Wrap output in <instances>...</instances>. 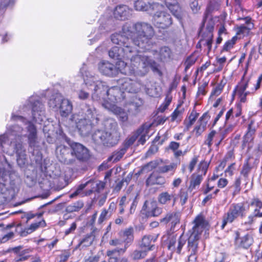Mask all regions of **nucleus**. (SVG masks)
I'll use <instances>...</instances> for the list:
<instances>
[{
  "label": "nucleus",
  "instance_id": "f257e3e1",
  "mask_svg": "<svg viewBox=\"0 0 262 262\" xmlns=\"http://www.w3.org/2000/svg\"><path fill=\"white\" fill-rule=\"evenodd\" d=\"M122 33L112 35V41L121 46L122 59L130 60L128 74L144 76L155 62L147 56L138 54V50L131 44L143 51L150 50L153 46L152 38L155 34L152 26L145 22L126 23L122 27Z\"/></svg>",
  "mask_w": 262,
  "mask_h": 262
},
{
  "label": "nucleus",
  "instance_id": "f03ea898",
  "mask_svg": "<svg viewBox=\"0 0 262 262\" xmlns=\"http://www.w3.org/2000/svg\"><path fill=\"white\" fill-rule=\"evenodd\" d=\"M104 129H97L92 135L94 143L98 145L113 147L117 145L121 138V133L117 122L113 119L104 121Z\"/></svg>",
  "mask_w": 262,
  "mask_h": 262
},
{
  "label": "nucleus",
  "instance_id": "7ed1b4c3",
  "mask_svg": "<svg viewBox=\"0 0 262 262\" xmlns=\"http://www.w3.org/2000/svg\"><path fill=\"white\" fill-rule=\"evenodd\" d=\"M70 120L76 124L78 132L83 136L88 135L99 121L95 108L87 104L83 106L81 113L72 115Z\"/></svg>",
  "mask_w": 262,
  "mask_h": 262
},
{
  "label": "nucleus",
  "instance_id": "20e7f679",
  "mask_svg": "<svg viewBox=\"0 0 262 262\" xmlns=\"http://www.w3.org/2000/svg\"><path fill=\"white\" fill-rule=\"evenodd\" d=\"M85 84L88 86H94L95 92L92 94V99L96 101L103 100L104 104L108 103L112 105L117 100V97L119 94V90L118 87L114 86L108 89L107 86L102 81L97 80L94 77H90L85 80Z\"/></svg>",
  "mask_w": 262,
  "mask_h": 262
},
{
  "label": "nucleus",
  "instance_id": "39448f33",
  "mask_svg": "<svg viewBox=\"0 0 262 262\" xmlns=\"http://www.w3.org/2000/svg\"><path fill=\"white\" fill-rule=\"evenodd\" d=\"M194 226L189 231L190 235L188 238L187 250L189 253L188 262H198L196 254L200 235L207 226V222L202 215H198L193 222Z\"/></svg>",
  "mask_w": 262,
  "mask_h": 262
},
{
  "label": "nucleus",
  "instance_id": "423d86ee",
  "mask_svg": "<svg viewBox=\"0 0 262 262\" xmlns=\"http://www.w3.org/2000/svg\"><path fill=\"white\" fill-rule=\"evenodd\" d=\"M249 206L245 202L233 203L228 207L223 216L221 228L223 229L228 223H232L238 217H245Z\"/></svg>",
  "mask_w": 262,
  "mask_h": 262
},
{
  "label": "nucleus",
  "instance_id": "0eeeda50",
  "mask_svg": "<svg viewBox=\"0 0 262 262\" xmlns=\"http://www.w3.org/2000/svg\"><path fill=\"white\" fill-rule=\"evenodd\" d=\"M207 14V12H206L204 14L202 25L199 31V34L201 36V39L197 43L196 47L200 48L201 45H203L204 46L207 47L208 52H210L212 48L214 24L212 20H210L207 23L206 27H205V22Z\"/></svg>",
  "mask_w": 262,
  "mask_h": 262
},
{
  "label": "nucleus",
  "instance_id": "6e6552de",
  "mask_svg": "<svg viewBox=\"0 0 262 262\" xmlns=\"http://www.w3.org/2000/svg\"><path fill=\"white\" fill-rule=\"evenodd\" d=\"M118 84L120 89L124 92L130 93H136L140 90L141 86L143 87L147 94L151 96H154L155 94L146 85H143L139 81H136L131 79L125 77L118 80Z\"/></svg>",
  "mask_w": 262,
  "mask_h": 262
},
{
  "label": "nucleus",
  "instance_id": "1a4fd4ad",
  "mask_svg": "<svg viewBox=\"0 0 262 262\" xmlns=\"http://www.w3.org/2000/svg\"><path fill=\"white\" fill-rule=\"evenodd\" d=\"M11 119L12 121L20 122L25 125H28L27 127L28 133L27 135L28 142L30 147L34 148L37 143V129L35 125L21 116L15 115L12 114Z\"/></svg>",
  "mask_w": 262,
  "mask_h": 262
},
{
  "label": "nucleus",
  "instance_id": "9d476101",
  "mask_svg": "<svg viewBox=\"0 0 262 262\" xmlns=\"http://www.w3.org/2000/svg\"><path fill=\"white\" fill-rule=\"evenodd\" d=\"M152 15V21L155 26L159 28L167 29L172 24L171 15L166 11L157 10Z\"/></svg>",
  "mask_w": 262,
  "mask_h": 262
},
{
  "label": "nucleus",
  "instance_id": "9b49d317",
  "mask_svg": "<svg viewBox=\"0 0 262 262\" xmlns=\"http://www.w3.org/2000/svg\"><path fill=\"white\" fill-rule=\"evenodd\" d=\"M177 168V164L174 163H171L169 165L164 164L162 160L160 162L151 161L144 166L141 169V171H144L146 170L148 171L153 169L157 168V172L160 173H164L168 172L174 173Z\"/></svg>",
  "mask_w": 262,
  "mask_h": 262
},
{
  "label": "nucleus",
  "instance_id": "f8f14e48",
  "mask_svg": "<svg viewBox=\"0 0 262 262\" xmlns=\"http://www.w3.org/2000/svg\"><path fill=\"white\" fill-rule=\"evenodd\" d=\"M71 148V154L80 162L87 161L90 155L89 149L82 144L78 142H72L69 143Z\"/></svg>",
  "mask_w": 262,
  "mask_h": 262
},
{
  "label": "nucleus",
  "instance_id": "ddd939ff",
  "mask_svg": "<svg viewBox=\"0 0 262 262\" xmlns=\"http://www.w3.org/2000/svg\"><path fill=\"white\" fill-rule=\"evenodd\" d=\"M89 185H91V189L86 192V195H90L94 191L100 192L105 187V183L102 181H99L95 183L93 180H90L84 184L79 185L76 190L70 194V197L71 198H73L76 196L82 193V190Z\"/></svg>",
  "mask_w": 262,
  "mask_h": 262
},
{
  "label": "nucleus",
  "instance_id": "4468645a",
  "mask_svg": "<svg viewBox=\"0 0 262 262\" xmlns=\"http://www.w3.org/2000/svg\"><path fill=\"white\" fill-rule=\"evenodd\" d=\"M98 69L102 74L110 77H113L117 75L119 72L125 75H128V73L126 69L117 68L113 64L108 61H102L98 64Z\"/></svg>",
  "mask_w": 262,
  "mask_h": 262
},
{
  "label": "nucleus",
  "instance_id": "2eb2a0df",
  "mask_svg": "<svg viewBox=\"0 0 262 262\" xmlns=\"http://www.w3.org/2000/svg\"><path fill=\"white\" fill-rule=\"evenodd\" d=\"M141 211L146 217H156L162 213L163 209L158 206L156 201L146 200L144 202Z\"/></svg>",
  "mask_w": 262,
  "mask_h": 262
},
{
  "label": "nucleus",
  "instance_id": "dca6fc26",
  "mask_svg": "<svg viewBox=\"0 0 262 262\" xmlns=\"http://www.w3.org/2000/svg\"><path fill=\"white\" fill-rule=\"evenodd\" d=\"M134 7L138 11H147L150 14H152L154 11L160 10L161 5L154 2L137 0L134 3Z\"/></svg>",
  "mask_w": 262,
  "mask_h": 262
},
{
  "label": "nucleus",
  "instance_id": "f3484780",
  "mask_svg": "<svg viewBox=\"0 0 262 262\" xmlns=\"http://www.w3.org/2000/svg\"><path fill=\"white\" fill-rule=\"evenodd\" d=\"M30 101L31 103L32 119L36 122L39 123L43 120L45 118V108L43 105L38 100L33 103V98H31Z\"/></svg>",
  "mask_w": 262,
  "mask_h": 262
},
{
  "label": "nucleus",
  "instance_id": "a211bd4d",
  "mask_svg": "<svg viewBox=\"0 0 262 262\" xmlns=\"http://www.w3.org/2000/svg\"><path fill=\"white\" fill-rule=\"evenodd\" d=\"M186 241L187 239L184 236L183 233L178 239L176 236H171L169 239L168 249L172 252H176L178 254H180Z\"/></svg>",
  "mask_w": 262,
  "mask_h": 262
},
{
  "label": "nucleus",
  "instance_id": "6ab92c4d",
  "mask_svg": "<svg viewBox=\"0 0 262 262\" xmlns=\"http://www.w3.org/2000/svg\"><path fill=\"white\" fill-rule=\"evenodd\" d=\"M235 244L239 248L248 249L252 245L253 239L251 235L247 234L242 237L239 236V233L235 232Z\"/></svg>",
  "mask_w": 262,
  "mask_h": 262
},
{
  "label": "nucleus",
  "instance_id": "aec40b11",
  "mask_svg": "<svg viewBox=\"0 0 262 262\" xmlns=\"http://www.w3.org/2000/svg\"><path fill=\"white\" fill-rule=\"evenodd\" d=\"M134 229L133 227H129L121 230L118 233L119 237L123 239L124 247L127 248L134 239Z\"/></svg>",
  "mask_w": 262,
  "mask_h": 262
},
{
  "label": "nucleus",
  "instance_id": "412c9836",
  "mask_svg": "<svg viewBox=\"0 0 262 262\" xmlns=\"http://www.w3.org/2000/svg\"><path fill=\"white\" fill-rule=\"evenodd\" d=\"M180 215L176 212H169L164 217L160 220V223L164 224H169L171 230L173 229L176 225L180 223Z\"/></svg>",
  "mask_w": 262,
  "mask_h": 262
},
{
  "label": "nucleus",
  "instance_id": "4be33fe9",
  "mask_svg": "<svg viewBox=\"0 0 262 262\" xmlns=\"http://www.w3.org/2000/svg\"><path fill=\"white\" fill-rule=\"evenodd\" d=\"M151 126V124H143L135 132L136 135V139L140 136L138 140L139 144H144L146 140L149 138L148 134Z\"/></svg>",
  "mask_w": 262,
  "mask_h": 262
},
{
  "label": "nucleus",
  "instance_id": "5701e85b",
  "mask_svg": "<svg viewBox=\"0 0 262 262\" xmlns=\"http://www.w3.org/2000/svg\"><path fill=\"white\" fill-rule=\"evenodd\" d=\"M150 50H149L154 55L158 56V58L163 61H167L171 58V51L170 48L164 46L161 48L159 51L152 49L154 46L156 45L155 43L153 42Z\"/></svg>",
  "mask_w": 262,
  "mask_h": 262
},
{
  "label": "nucleus",
  "instance_id": "b1692460",
  "mask_svg": "<svg viewBox=\"0 0 262 262\" xmlns=\"http://www.w3.org/2000/svg\"><path fill=\"white\" fill-rule=\"evenodd\" d=\"M108 55L110 58L120 60L118 62V65L126 69L128 68L126 63L122 61V55L121 53V46L120 47H114L112 48L108 51Z\"/></svg>",
  "mask_w": 262,
  "mask_h": 262
},
{
  "label": "nucleus",
  "instance_id": "393cba45",
  "mask_svg": "<svg viewBox=\"0 0 262 262\" xmlns=\"http://www.w3.org/2000/svg\"><path fill=\"white\" fill-rule=\"evenodd\" d=\"M130 14V9L126 5L117 6L114 11V17L118 19L124 20Z\"/></svg>",
  "mask_w": 262,
  "mask_h": 262
},
{
  "label": "nucleus",
  "instance_id": "a878e982",
  "mask_svg": "<svg viewBox=\"0 0 262 262\" xmlns=\"http://www.w3.org/2000/svg\"><path fill=\"white\" fill-rule=\"evenodd\" d=\"M169 1L166 2V6L173 14V15L178 19L181 20L183 17L185 12L180 7L177 1H174L175 4L171 5L169 2Z\"/></svg>",
  "mask_w": 262,
  "mask_h": 262
},
{
  "label": "nucleus",
  "instance_id": "bb28decb",
  "mask_svg": "<svg viewBox=\"0 0 262 262\" xmlns=\"http://www.w3.org/2000/svg\"><path fill=\"white\" fill-rule=\"evenodd\" d=\"M103 106L118 115V119L120 121L124 122L127 120L128 116L127 114L120 107H118L115 105H112L108 103L104 104Z\"/></svg>",
  "mask_w": 262,
  "mask_h": 262
},
{
  "label": "nucleus",
  "instance_id": "cd10ccee",
  "mask_svg": "<svg viewBox=\"0 0 262 262\" xmlns=\"http://www.w3.org/2000/svg\"><path fill=\"white\" fill-rule=\"evenodd\" d=\"M11 144H13V146H14V149L15 150V152L17 156V161L19 165L22 164L23 165L25 164V159L24 157L26 156V150L25 149L21 142H11Z\"/></svg>",
  "mask_w": 262,
  "mask_h": 262
},
{
  "label": "nucleus",
  "instance_id": "c85d7f7f",
  "mask_svg": "<svg viewBox=\"0 0 262 262\" xmlns=\"http://www.w3.org/2000/svg\"><path fill=\"white\" fill-rule=\"evenodd\" d=\"M210 118V116L208 113H204L202 116L199 119V122L200 124L197 125L194 128V132H195L196 136H199L205 130L207 122Z\"/></svg>",
  "mask_w": 262,
  "mask_h": 262
},
{
  "label": "nucleus",
  "instance_id": "c756f323",
  "mask_svg": "<svg viewBox=\"0 0 262 262\" xmlns=\"http://www.w3.org/2000/svg\"><path fill=\"white\" fill-rule=\"evenodd\" d=\"M59 108L61 116L66 117L72 112L73 106L68 99L62 98Z\"/></svg>",
  "mask_w": 262,
  "mask_h": 262
},
{
  "label": "nucleus",
  "instance_id": "7c9ffc66",
  "mask_svg": "<svg viewBox=\"0 0 262 262\" xmlns=\"http://www.w3.org/2000/svg\"><path fill=\"white\" fill-rule=\"evenodd\" d=\"M46 226V222L42 219L37 222L32 223L29 227L26 228L24 231L20 232V235L22 236H26L35 231L40 227H45Z\"/></svg>",
  "mask_w": 262,
  "mask_h": 262
},
{
  "label": "nucleus",
  "instance_id": "2f4dec72",
  "mask_svg": "<svg viewBox=\"0 0 262 262\" xmlns=\"http://www.w3.org/2000/svg\"><path fill=\"white\" fill-rule=\"evenodd\" d=\"M165 183V180L163 177L154 173L150 174L146 181V184L148 186L154 185H163Z\"/></svg>",
  "mask_w": 262,
  "mask_h": 262
},
{
  "label": "nucleus",
  "instance_id": "473e14b6",
  "mask_svg": "<svg viewBox=\"0 0 262 262\" xmlns=\"http://www.w3.org/2000/svg\"><path fill=\"white\" fill-rule=\"evenodd\" d=\"M256 129V126L254 125V121L251 120L248 125L247 132L244 137V144L251 142L253 140Z\"/></svg>",
  "mask_w": 262,
  "mask_h": 262
},
{
  "label": "nucleus",
  "instance_id": "72a5a7b5",
  "mask_svg": "<svg viewBox=\"0 0 262 262\" xmlns=\"http://www.w3.org/2000/svg\"><path fill=\"white\" fill-rule=\"evenodd\" d=\"M155 239H154V237L150 235H144L141 241L140 244V247L144 249L145 251L151 250L152 247H154L153 244H151L152 241L154 242Z\"/></svg>",
  "mask_w": 262,
  "mask_h": 262
},
{
  "label": "nucleus",
  "instance_id": "f704fd0d",
  "mask_svg": "<svg viewBox=\"0 0 262 262\" xmlns=\"http://www.w3.org/2000/svg\"><path fill=\"white\" fill-rule=\"evenodd\" d=\"M203 180V176L198 173H193L191 176V180L190 185L188 187V190L190 191H192L198 187L201 182Z\"/></svg>",
  "mask_w": 262,
  "mask_h": 262
},
{
  "label": "nucleus",
  "instance_id": "c9c22d12",
  "mask_svg": "<svg viewBox=\"0 0 262 262\" xmlns=\"http://www.w3.org/2000/svg\"><path fill=\"white\" fill-rule=\"evenodd\" d=\"M184 112V108L181 107V104H179L170 116L171 122L176 121L177 122H180L181 121Z\"/></svg>",
  "mask_w": 262,
  "mask_h": 262
},
{
  "label": "nucleus",
  "instance_id": "e433bc0d",
  "mask_svg": "<svg viewBox=\"0 0 262 262\" xmlns=\"http://www.w3.org/2000/svg\"><path fill=\"white\" fill-rule=\"evenodd\" d=\"M199 114L194 110H192L188 117V120L185 119L184 121L185 125L184 131H188L191 126L194 124L197 118L199 117Z\"/></svg>",
  "mask_w": 262,
  "mask_h": 262
},
{
  "label": "nucleus",
  "instance_id": "4c0bfd02",
  "mask_svg": "<svg viewBox=\"0 0 262 262\" xmlns=\"http://www.w3.org/2000/svg\"><path fill=\"white\" fill-rule=\"evenodd\" d=\"M62 98L63 96L60 94H56L53 95L48 102L50 107L52 108H59Z\"/></svg>",
  "mask_w": 262,
  "mask_h": 262
},
{
  "label": "nucleus",
  "instance_id": "58836bf2",
  "mask_svg": "<svg viewBox=\"0 0 262 262\" xmlns=\"http://www.w3.org/2000/svg\"><path fill=\"white\" fill-rule=\"evenodd\" d=\"M172 198L173 194H170L168 192L165 191L159 194L158 201L161 205H167L170 202Z\"/></svg>",
  "mask_w": 262,
  "mask_h": 262
},
{
  "label": "nucleus",
  "instance_id": "ea45409f",
  "mask_svg": "<svg viewBox=\"0 0 262 262\" xmlns=\"http://www.w3.org/2000/svg\"><path fill=\"white\" fill-rule=\"evenodd\" d=\"M138 196L139 194L137 192H133L128 194V200H132V203L129 208V214H133L136 210L138 204L137 199Z\"/></svg>",
  "mask_w": 262,
  "mask_h": 262
},
{
  "label": "nucleus",
  "instance_id": "a19ab883",
  "mask_svg": "<svg viewBox=\"0 0 262 262\" xmlns=\"http://www.w3.org/2000/svg\"><path fill=\"white\" fill-rule=\"evenodd\" d=\"M31 252L32 250L31 249L22 250L20 254L15 256L13 262H21L27 260L30 257L28 254Z\"/></svg>",
  "mask_w": 262,
  "mask_h": 262
},
{
  "label": "nucleus",
  "instance_id": "79ce46f5",
  "mask_svg": "<svg viewBox=\"0 0 262 262\" xmlns=\"http://www.w3.org/2000/svg\"><path fill=\"white\" fill-rule=\"evenodd\" d=\"M84 206L82 201H78L72 204L68 205L66 209V212L68 213H72L73 212H77L79 211Z\"/></svg>",
  "mask_w": 262,
  "mask_h": 262
},
{
  "label": "nucleus",
  "instance_id": "37998d69",
  "mask_svg": "<svg viewBox=\"0 0 262 262\" xmlns=\"http://www.w3.org/2000/svg\"><path fill=\"white\" fill-rule=\"evenodd\" d=\"M94 239V236L92 233L85 235V236L79 242L78 247H86L91 246Z\"/></svg>",
  "mask_w": 262,
  "mask_h": 262
},
{
  "label": "nucleus",
  "instance_id": "c03bdc74",
  "mask_svg": "<svg viewBox=\"0 0 262 262\" xmlns=\"http://www.w3.org/2000/svg\"><path fill=\"white\" fill-rule=\"evenodd\" d=\"M126 150L122 147L119 150L115 151L111 157H109L108 161H113L114 162H116L119 161L126 153Z\"/></svg>",
  "mask_w": 262,
  "mask_h": 262
},
{
  "label": "nucleus",
  "instance_id": "a18cd8bd",
  "mask_svg": "<svg viewBox=\"0 0 262 262\" xmlns=\"http://www.w3.org/2000/svg\"><path fill=\"white\" fill-rule=\"evenodd\" d=\"M241 177L236 178L233 184L231 186V188H233L232 196L234 197L235 195L238 194L241 190Z\"/></svg>",
  "mask_w": 262,
  "mask_h": 262
},
{
  "label": "nucleus",
  "instance_id": "49530a36",
  "mask_svg": "<svg viewBox=\"0 0 262 262\" xmlns=\"http://www.w3.org/2000/svg\"><path fill=\"white\" fill-rule=\"evenodd\" d=\"M22 130V127L18 125H14L8 129V138H10L11 136H15L19 138V135L18 134L21 133Z\"/></svg>",
  "mask_w": 262,
  "mask_h": 262
},
{
  "label": "nucleus",
  "instance_id": "de8ad7c7",
  "mask_svg": "<svg viewBox=\"0 0 262 262\" xmlns=\"http://www.w3.org/2000/svg\"><path fill=\"white\" fill-rule=\"evenodd\" d=\"M136 135L135 133L129 137H128L123 142L122 144V147L127 151L129 147L132 146L136 140Z\"/></svg>",
  "mask_w": 262,
  "mask_h": 262
},
{
  "label": "nucleus",
  "instance_id": "09e8293b",
  "mask_svg": "<svg viewBox=\"0 0 262 262\" xmlns=\"http://www.w3.org/2000/svg\"><path fill=\"white\" fill-rule=\"evenodd\" d=\"M209 166V163L205 161L201 162L198 166L197 173L203 176L207 172Z\"/></svg>",
  "mask_w": 262,
  "mask_h": 262
},
{
  "label": "nucleus",
  "instance_id": "8fccbe9b",
  "mask_svg": "<svg viewBox=\"0 0 262 262\" xmlns=\"http://www.w3.org/2000/svg\"><path fill=\"white\" fill-rule=\"evenodd\" d=\"M178 196L180 198V204L182 206L185 205L188 199V193L184 189L181 188L178 193Z\"/></svg>",
  "mask_w": 262,
  "mask_h": 262
},
{
  "label": "nucleus",
  "instance_id": "3c124183",
  "mask_svg": "<svg viewBox=\"0 0 262 262\" xmlns=\"http://www.w3.org/2000/svg\"><path fill=\"white\" fill-rule=\"evenodd\" d=\"M237 39V36H234L231 39L228 40L224 44L223 51H228L233 48Z\"/></svg>",
  "mask_w": 262,
  "mask_h": 262
},
{
  "label": "nucleus",
  "instance_id": "603ef678",
  "mask_svg": "<svg viewBox=\"0 0 262 262\" xmlns=\"http://www.w3.org/2000/svg\"><path fill=\"white\" fill-rule=\"evenodd\" d=\"M251 170V167L248 163L245 164L241 171V174L245 178V181H247L248 180L249 174Z\"/></svg>",
  "mask_w": 262,
  "mask_h": 262
},
{
  "label": "nucleus",
  "instance_id": "864d4df0",
  "mask_svg": "<svg viewBox=\"0 0 262 262\" xmlns=\"http://www.w3.org/2000/svg\"><path fill=\"white\" fill-rule=\"evenodd\" d=\"M190 8L193 14L198 13L201 9V5H199L198 0H191L189 4Z\"/></svg>",
  "mask_w": 262,
  "mask_h": 262
},
{
  "label": "nucleus",
  "instance_id": "5fc2aeb1",
  "mask_svg": "<svg viewBox=\"0 0 262 262\" xmlns=\"http://www.w3.org/2000/svg\"><path fill=\"white\" fill-rule=\"evenodd\" d=\"M43 214V212L36 213H33L31 212H27L25 213L22 219H26V222H28L31 219L37 217L38 219L40 218Z\"/></svg>",
  "mask_w": 262,
  "mask_h": 262
},
{
  "label": "nucleus",
  "instance_id": "6e6d98bb",
  "mask_svg": "<svg viewBox=\"0 0 262 262\" xmlns=\"http://www.w3.org/2000/svg\"><path fill=\"white\" fill-rule=\"evenodd\" d=\"M127 248L124 247V248H116L113 250H107L106 252V255L108 256H116L117 253L119 255L120 253H124L126 250Z\"/></svg>",
  "mask_w": 262,
  "mask_h": 262
},
{
  "label": "nucleus",
  "instance_id": "4d7b16f0",
  "mask_svg": "<svg viewBox=\"0 0 262 262\" xmlns=\"http://www.w3.org/2000/svg\"><path fill=\"white\" fill-rule=\"evenodd\" d=\"M127 248L124 247V248H116L113 250H107L106 252V255L108 256H116L117 253L119 255L120 253H124L126 250Z\"/></svg>",
  "mask_w": 262,
  "mask_h": 262
},
{
  "label": "nucleus",
  "instance_id": "13d9d810",
  "mask_svg": "<svg viewBox=\"0 0 262 262\" xmlns=\"http://www.w3.org/2000/svg\"><path fill=\"white\" fill-rule=\"evenodd\" d=\"M146 255V251L145 250H135L133 252L132 257L134 259L136 260L144 258Z\"/></svg>",
  "mask_w": 262,
  "mask_h": 262
},
{
  "label": "nucleus",
  "instance_id": "bf43d9fd",
  "mask_svg": "<svg viewBox=\"0 0 262 262\" xmlns=\"http://www.w3.org/2000/svg\"><path fill=\"white\" fill-rule=\"evenodd\" d=\"M111 216H110V212L108 210H107L105 209H103L101 214L99 217V219L98 220V223L99 224H101L102 223H103L106 219L110 217Z\"/></svg>",
  "mask_w": 262,
  "mask_h": 262
},
{
  "label": "nucleus",
  "instance_id": "052dcab7",
  "mask_svg": "<svg viewBox=\"0 0 262 262\" xmlns=\"http://www.w3.org/2000/svg\"><path fill=\"white\" fill-rule=\"evenodd\" d=\"M171 101V98L168 97H166L164 102L161 104L158 108L159 112L161 113L164 112L168 108V106L169 105Z\"/></svg>",
  "mask_w": 262,
  "mask_h": 262
},
{
  "label": "nucleus",
  "instance_id": "680f3d73",
  "mask_svg": "<svg viewBox=\"0 0 262 262\" xmlns=\"http://www.w3.org/2000/svg\"><path fill=\"white\" fill-rule=\"evenodd\" d=\"M14 237V232L13 231H9L6 233L2 237L0 238L1 243H6L10 239H11Z\"/></svg>",
  "mask_w": 262,
  "mask_h": 262
},
{
  "label": "nucleus",
  "instance_id": "e2e57ef3",
  "mask_svg": "<svg viewBox=\"0 0 262 262\" xmlns=\"http://www.w3.org/2000/svg\"><path fill=\"white\" fill-rule=\"evenodd\" d=\"M249 28H248L247 26L245 25H241L237 28V35H243L244 36L245 34H248L249 31Z\"/></svg>",
  "mask_w": 262,
  "mask_h": 262
},
{
  "label": "nucleus",
  "instance_id": "0e129e2a",
  "mask_svg": "<svg viewBox=\"0 0 262 262\" xmlns=\"http://www.w3.org/2000/svg\"><path fill=\"white\" fill-rule=\"evenodd\" d=\"M70 256V253L68 251H63L59 255L57 258L58 262H66Z\"/></svg>",
  "mask_w": 262,
  "mask_h": 262
},
{
  "label": "nucleus",
  "instance_id": "69168bd1",
  "mask_svg": "<svg viewBox=\"0 0 262 262\" xmlns=\"http://www.w3.org/2000/svg\"><path fill=\"white\" fill-rule=\"evenodd\" d=\"M216 132L215 130H212L207 136V138L206 140L205 141V144L208 146V147H211L212 144V140L213 138L214 137Z\"/></svg>",
  "mask_w": 262,
  "mask_h": 262
},
{
  "label": "nucleus",
  "instance_id": "338daca9",
  "mask_svg": "<svg viewBox=\"0 0 262 262\" xmlns=\"http://www.w3.org/2000/svg\"><path fill=\"white\" fill-rule=\"evenodd\" d=\"M248 86V80L246 81H241L238 86H237V93H244Z\"/></svg>",
  "mask_w": 262,
  "mask_h": 262
},
{
  "label": "nucleus",
  "instance_id": "774afa93",
  "mask_svg": "<svg viewBox=\"0 0 262 262\" xmlns=\"http://www.w3.org/2000/svg\"><path fill=\"white\" fill-rule=\"evenodd\" d=\"M250 205L255 206L256 208H257L259 210L262 209V202L257 198L253 199L251 201Z\"/></svg>",
  "mask_w": 262,
  "mask_h": 262
}]
</instances>
